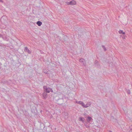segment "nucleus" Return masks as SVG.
I'll use <instances>...</instances> for the list:
<instances>
[{
	"mask_svg": "<svg viewBox=\"0 0 132 132\" xmlns=\"http://www.w3.org/2000/svg\"><path fill=\"white\" fill-rule=\"evenodd\" d=\"M44 91L47 93H49L50 92H52L53 90L50 87H47L46 86H43Z\"/></svg>",
	"mask_w": 132,
	"mask_h": 132,
	"instance_id": "nucleus-1",
	"label": "nucleus"
},
{
	"mask_svg": "<svg viewBox=\"0 0 132 132\" xmlns=\"http://www.w3.org/2000/svg\"><path fill=\"white\" fill-rule=\"evenodd\" d=\"M79 61L84 65H86V62L84 59L82 58H81L79 60Z\"/></svg>",
	"mask_w": 132,
	"mask_h": 132,
	"instance_id": "nucleus-2",
	"label": "nucleus"
},
{
	"mask_svg": "<svg viewBox=\"0 0 132 132\" xmlns=\"http://www.w3.org/2000/svg\"><path fill=\"white\" fill-rule=\"evenodd\" d=\"M91 104V102H87L86 104L85 105L84 104V108H87L89 106H90Z\"/></svg>",
	"mask_w": 132,
	"mask_h": 132,
	"instance_id": "nucleus-3",
	"label": "nucleus"
},
{
	"mask_svg": "<svg viewBox=\"0 0 132 132\" xmlns=\"http://www.w3.org/2000/svg\"><path fill=\"white\" fill-rule=\"evenodd\" d=\"M76 2L75 1H70V2H68V5H74L76 4Z\"/></svg>",
	"mask_w": 132,
	"mask_h": 132,
	"instance_id": "nucleus-4",
	"label": "nucleus"
},
{
	"mask_svg": "<svg viewBox=\"0 0 132 132\" xmlns=\"http://www.w3.org/2000/svg\"><path fill=\"white\" fill-rule=\"evenodd\" d=\"M24 48V51L25 52H27L29 54L31 53V51L28 49L27 47H25Z\"/></svg>",
	"mask_w": 132,
	"mask_h": 132,
	"instance_id": "nucleus-5",
	"label": "nucleus"
},
{
	"mask_svg": "<svg viewBox=\"0 0 132 132\" xmlns=\"http://www.w3.org/2000/svg\"><path fill=\"white\" fill-rule=\"evenodd\" d=\"M47 93L44 91V92L43 93V95L44 99H46L47 97Z\"/></svg>",
	"mask_w": 132,
	"mask_h": 132,
	"instance_id": "nucleus-6",
	"label": "nucleus"
},
{
	"mask_svg": "<svg viewBox=\"0 0 132 132\" xmlns=\"http://www.w3.org/2000/svg\"><path fill=\"white\" fill-rule=\"evenodd\" d=\"M76 103H78L81 105L83 107L84 105V102L81 101H79L78 102H76Z\"/></svg>",
	"mask_w": 132,
	"mask_h": 132,
	"instance_id": "nucleus-7",
	"label": "nucleus"
},
{
	"mask_svg": "<svg viewBox=\"0 0 132 132\" xmlns=\"http://www.w3.org/2000/svg\"><path fill=\"white\" fill-rule=\"evenodd\" d=\"M92 119V118L91 117H90L89 116L88 117H87V120L88 122H90L91 119Z\"/></svg>",
	"mask_w": 132,
	"mask_h": 132,
	"instance_id": "nucleus-8",
	"label": "nucleus"
},
{
	"mask_svg": "<svg viewBox=\"0 0 132 132\" xmlns=\"http://www.w3.org/2000/svg\"><path fill=\"white\" fill-rule=\"evenodd\" d=\"M37 24L39 26H40L42 24V22L40 21H38L37 22Z\"/></svg>",
	"mask_w": 132,
	"mask_h": 132,
	"instance_id": "nucleus-9",
	"label": "nucleus"
},
{
	"mask_svg": "<svg viewBox=\"0 0 132 132\" xmlns=\"http://www.w3.org/2000/svg\"><path fill=\"white\" fill-rule=\"evenodd\" d=\"M84 118H79V121H81L82 122L84 121Z\"/></svg>",
	"mask_w": 132,
	"mask_h": 132,
	"instance_id": "nucleus-10",
	"label": "nucleus"
},
{
	"mask_svg": "<svg viewBox=\"0 0 132 132\" xmlns=\"http://www.w3.org/2000/svg\"><path fill=\"white\" fill-rule=\"evenodd\" d=\"M119 34H121L122 33L123 34H125V32H123L122 30H120L119 31Z\"/></svg>",
	"mask_w": 132,
	"mask_h": 132,
	"instance_id": "nucleus-11",
	"label": "nucleus"
},
{
	"mask_svg": "<svg viewBox=\"0 0 132 132\" xmlns=\"http://www.w3.org/2000/svg\"><path fill=\"white\" fill-rule=\"evenodd\" d=\"M102 46L104 49V51H105L106 50V48L105 47V46L104 45H102Z\"/></svg>",
	"mask_w": 132,
	"mask_h": 132,
	"instance_id": "nucleus-12",
	"label": "nucleus"
},
{
	"mask_svg": "<svg viewBox=\"0 0 132 132\" xmlns=\"http://www.w3.org/2000/svg\"><path fill=\"white\" fill-rule=\"evenodd\" d=\"M44 72L46 73L47 74L48 73V71H47L46 70H45L43 71Z\"/></svg>",
	"mask_w": 132,
	"mask_h": 132,
	"instance_id": "nucleus-13",
	"label": "nucleus"
},
{
	"mask_svg": "<svg viewBox=\"0 0 132 132\" xmlns=\"http://www.w3.org/2000/svg\"><path fill=\"white\" fill-rule=\"evenodd\" d=\"M127 93L128 94H130V90H128V91L127 92Z\"/></svg>",
	"mask_w": 132,
	"mask_h": 132,
	"instance_id": "nucleus-14",
	"label": "nucleus"
},
{
	"mask_svg": "<svg viewBox=\"0 0 132 132\" xmlns=\"http://www.w3.org/2000/svg\"><path fill=\"white\" fill-rule=\"evenodd\" d=\"M0 2L3 3V1L2 0H0Z\"/></svg>",
	"mask_w": 132,
	"mask_h": 132,
	"instance_id": "nucleus-15",
	"label": "nucleus"
},
{
	"mask_svg": "<svg viewBox=\"0 0 132 132\" xmlns=\"http://www.w3.org/2000/svg\"><path fill=\"white\" fill-rule=\"evenodd\" d=\"M85 126L87 128H89V126L88 125H85Z\"/></svg>",
	"mask_w": 132,
	"mask_h": 132,
	"instance_id": "nucleus-16",
	"label": "nucleus"
},
{
	"mask_svg": "<svg viewBox=\"0 0 132 132\" xmlns=\"http://www.w3.org/2000/svg\"><path fill=\"white\" fill-rule=\"evenodd\" d=\"M122 38H123V39H125V37H122Z\"/></svg>",
	"mask_w": 132,
	"mask_h": 132,
	"instance_id": "nucleus-17",
	"label": "nucleus"
},
{
	"mask_svg": "<svg viewBox=\"0 0 132 132\" xmlns=\"http://www.w3.org/2000/svg\"><path fill=\"white\" fill-rule=\"evenodd\" d=\"M1 36H2L0 34V37H1Z\"/></svg>",
	"mask_w": 132,
	"mask_h": 132,
	"instance_id": "nucleus-18",
	"label": "nucleus"
},
{
	"mask_svg": "<svg viewBox=\"0 0 132 132\" xmlns=\"http://www.w3.org/2000/svg\"><path fill=\"white\" fill-rule=\"evenodd\" d=\"M130 132H132V131H131V130H130Z\"/></svg>",
	"mask_w": 132,
	"mask_h": 132,
	"instance_id": "nucleus-19",
	"label": "nucleus"
},
{
	"mask_svg": "<svg viewBox=\"0 0 132 132\" xmlns=\"http://www.w3.org/2000/svg\"><path fill=\"white\" fill-rule=\"evenodd\" d=\"M109 132H112V131H109Z\"/></svg>",
	"mask_w": 132,
	"mask_h": 132,
	"instance_id": "nucleus-20",
	"label": "nucleus"
},
{
	"mask_svg": "<svg viewBox=\"0 0 132 132\" xmlns=\"http://www.w3.org/2000/svg\"><path fill=\"white\" fill-rule=\"evenodd\" d=\"M1 69V67H0V69Z\"/></svg>",
	"mask_w": 132,
	"mask_h": 132,
	"instance_id": "nucleus-21",
	"label": "nucleus"
}]
</instances>
